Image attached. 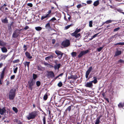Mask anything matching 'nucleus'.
I'll return each mask as SVG.
<instances>
[{
    "mask_svg": "<svg viewBox=\"0 0 124 124\" xmlns=\"http://www.w3.org/2000/svg\"><path fill=\"white\" fill-rule=\"evenodd\" d=\"M16 89L14 88H13L10 90L9 93V98L10 100H13L14 99L16 95Z\"/></svg>",
    "mask_w": 124,
    "mask_h": 124,
    "instance_id": "obj_1",
    "label": "nucleus"
},
{
    "mask_svg": "<svg viewBox=\"0 0 124 124\" xmlns=\"http://www.w3.org/2000/svg\"><path fill=\"white\" fill-rule=\"evenodd\" d=\"M37 115V111H33L29 114L27 116V118L28 120L34 119L35 117Z\"/></svg>",
    "mask_w": 124,
    "mask_h": 124,
    "instance_id": "obj_2",
    "label": "nucleus"
},
{
    "mask_svg": "<svg viewBox=\"0 0 124 124\" xmlns=\"http://www.w3.org/2000/svg\"><path fill=\"white\" fill-rule=\"evenodd\" d=\"M51 13V10H49L47 12V14L46 15H44L42 16L41 18V20H43L46 18H49L50 17L51 15L50 14Z\"/></svg>",
    "mask_w": 124,
    "mask_h": 124,
    "instance_id": "obj_3",
    "label": "nucleus"
},
{
    "mask_svg": "<svg viewBox=\"0 0 124 124\" xmlns=\"http://www.w3.org/2000/svg\"><path fill=\"white\" fill-rule=\"evenodd\" d=\"M62 45L64 47H68L70 45V41L69 40L66 39L62 42Z\"/></svg>",
    "mask_w": 124,
    "mask_h": 124,
    "instance_id": "obj_4",
    "label": "nucleus"
},
{
    "mask_svg": "<svg viewBox=\"0 0 124 124\" xmlns=\"http://www.w3.org/2000/svg\"><path fill=\"white\" fill-rule=\"evenodd\" d=\"M47 76L48 78H53L54 77V75L53 72L52 71H49L47 72Z\"/></svg>",
    "mask_w": 124,
    "mask_h": 124,
    "instance_id": "obj_5",
    "label": "nucleus"
},
{
    "mask_svg": "<svg viewBox=\"0 0 124 124\" xmlns=\"http://www.w3.org/2000/svg\"><path fill=\"white\" fill-rule=\"evenodd\" d=\"M55 52L56 54L57 55L58 58L59 59H61L62 56L63 54L61 51L58 50H56Z\"/></svg>",
    "mask_w": 124,
    "mask_h": 124,
    "instance_id": "obj_6",
    "label": "nucleus"
},
{
    "mask_svg": "<svg viewBox=\"0 0 124 124\" xmlns=\"http://www.w3.org/2000/svg\"><path fill=\"white\" fill-rule=\"evenodd\" d=\"M89 52V50H87L85 51H83L81 52L78 56V57L79 58L82 57L83 55Z\"/></svg>",
    "mask_w": 124,
    "mask_h": 124,
    "instance_id": "obj_7",
    "label": "nucleus"
},
{
    "mask_svg": "<svg viewBox=\"0 0 124 124\" xmlns=\"http://www.w3.org/2000/svg\"><path fill=\"white\" fill-rule=\"evenodd\" d=\"M92 69V67H91L88 68L87 70L86 71L85 75L86 78H88V75L90 72L91 71Z\"/></svg>",
    "mask_w": 124,
    "mask_h": 124,
    "instance_id": "obj_8",
    "label": "nucleus"
},
{
    "mask_svg": "<svg viewBox=\"0 0 124 124\" xmlns=\"http://www.w3.org/2000/svg\"><path fill=\"white\" fill-rule=\"evenodd\" d=\"M93 86V83L91 81L87 82L85 85V86L86 87L89 88H92Z\"/></svg>",
    "mask_w": 124,
    "mask_h": 124,
    "instance_id": "obj_9",
    "label": "nucleus"
},
{
    "mask_svg": "<svg viewBox=\"0 0 124 124\" xmlns=\"http://www.w3.org/2000/svg\"><path fill=\"white\" fill-rule=\"evenodd\" d=\"M19 34V32H17V31H15L13 33L12 37L14 38H16L18 36Z\"/></svg>",
    "mask_w": 124,
    "mask_h": 124,
    "instance_id": "obj_10",
    "label": "nucleus"
},
{
    "mask_svg": "<svg viewBox=\"0 0 124 124\" xmlns=\"http://www.w3.org/2000/svg\"><path fill=\"white\" fill-rule=\"evenodd\" d=\"M101 117V116H100L97 118L95 121V124H99L100 123V119Z\"/></svg>",
    "mask_w": 124,
    "mask_h": 124,
    "instance_id": "obj_11",
    "label": "nucleus"
},
{
    "mask_svg": "<svg viewBox=\"0 0 124 124\" xmlns=\"http://www.w3.org/2000/svg\"><path fill=\"white\" fill-rule=\"evenodd\" d=\"M6 111V110L4 108H0V114L3 115Z\"/></svg>",
    "mask_w": 124,
    "mask_h": 124,
    "instance_id": "obj_12",
    "label": "nucleus"
},
{
    "mask_svg": "<svg viewBox=\"0 0 124 124\" xmlns=\"http://www.w3.org/2000/svg\"><path fill=\"white\" fill-rule=\"evenodd\" d=\"M71 35L73 36H75L76 38H78L80 35V33L78 34L74 33H72L71 34Z\"/></svg>",
    "mask_w": 124,
    "mask_h": 124,
    "instance_id": "obj_13",
    "label": "nucleus"
},
{
    "mask_svg": "<svg viewBox=\"0 0 124 124\" xmlns=\"http://www.w3.org/2000/svg\"><path fill=\"white\" fill-rule=\"evenodd\" d=\"M29 88H30L31 90L32 89V86L33 85L34 83L32 81H31L30 82H29Z\"/></svg>",
    "mask_w": 124,
    "mask_h": 124,
    "instance_id": "obj_14",
    "label": "nucleus"
},
{
    "mask_svg": "<svg viewBox=\"0 0 124 124\" xmlns=\"http://www.w3.org/2000/svg\"><path fill=\"white\" fill-rule=\"evenodd\" d=\"M1 50L3 53H5L7 52L8 50L7 48L5 46H3L1 48Z\"/></svg>",
    "mask_w": 124,
    "mask_h": 124,
    "instance_id": "obj_15",
    "label": "nucleus"
},
{
    "mask_svg": "<svg viewBox=\"0 0 124 124\" xmlns=\"http://www.w3.org/2000/svg\"><path fill=\"white\" fill-rule=\"evenodd\" d=\"M5 68L3 69L2 72L0 74V78L1 79H3L4 76L5 71Z\"/></svg>",
    "mask_w": 124,
    "mask_h": 124,
    "instance_id": "obj_16",
    "label": "nucleus"
},
{
    "mask_svg": "<svg viewBox=\"0 0 124 124\" xmlns=\"http://www.w3.org/2000/svg\"><path fill=\"white\" fill-rule=\"evenodd\" d=\"M25 54L27 58L29 59H31L32 58V56L30 55V54L28 52H26L25 53Z\"/></svg>",
    "mask_w": 124,
    "mask_h": 124,
    "instance_id": "obj_17",
    "label": "nucleus"
},
{
    "mask_svg": "<svg viewBox=\"0 0 124 124\" xmlns=\"http://www.w3.org/2000/svg\"><path fill=\"white\" fill-rule=\"evenodd\" d=\"M54 54H53L50 56L47 57L45 58V60H48L50 59H52L54 57Z\"/></svg>",
    "mask_w": 124,
    "mask_h": 124,
    "instance_id": "obj_18",
    "label": "nucleus"
},
{
    "mask_svg": "<svg viewBox=\"0 0 124 124\" xmlns=\"http://www.w3.org/2000/svg\"><path fill=\"white\" fill-rule=\"evenodd\" d=\"M93 79L94 80H93L91 81V82H92V83H93L94 84H95L97 83V78L95 77H93Z\"/></svg>",
    "mask_w": 124,
    "mask_h": 124,
    "instance_id": "obj_19",
    "label": "nucleus"
},
{
    "mask_svg": "<svg viewBox=\"0 0 124 124\" xmlns=\"http://www.w3.org/2000/svg\"><path fill=\"white\" fill-rule=\"evenodd\" d=\"M23 63L24 64L25 67L26 66H27V67L28 70L30 62H26L25 63L24 62Z\"/></svg>",
    "mask_w": 124,
    "mask_h": 124,
    "instance_id": "obj_20",
    "label": "nucleus"
},
{
    "mask_svg": "<svg viewBox=\"0 0 124 124\" xmlns=\"http://www.w3.org/2000/svg\"><path fill=\"white\" fill-rule=\"evenodd\" d=\"M121 53V52L120 51H117L115 53V56H117L120 54Z\"/></svg>",
    "mask_w": 124,
    "mask_h": 124,
    "instance_id": "obj_21",
    "label": "nucleus"
},
{
    "mask_svg": "<svg viewBox=\"0 0 124 124\" xmlns=\"http://www.w3.org/2000/svg\"><path fill=\"white\" fill-rule=\"evenodd\" d=\"M99 0H97L95 1L93 4V5L95 6H97L99 4Z\"/></svg>",
    "mask_w": 124,
    "mask_h": 124,
    "instance_id": "obj_22",
    "label": "nucleus"
},
{
    "mask_svg": "<svg viewBox=\"0 0 124 124\" xmlns=\"http://www.w3.org/2000/svg\"><path fill=\"white\" fill-rule=\"evenodd\" d=\"M2 22L3 23H8V21L7 18H6L3 19L2 20Z\"/></svg>",
    "mask_w": 124,
    "mask_h": 124,
    "instance_id": "obj_23",
    "label": "nucleus"
},
{
    "mask_svg": "<svg viewBox=\"0 0 124 124\" xmlns=\"http://www.w3.org/2000/svg\"><path fill=\"white\" fill-rule=\"evenodd\" d=\"M77 53L76 52H73L71 53V55L72 57H75L77 55Z\"/></svg>",
    "mask_w": 124,
    "mask_h": 124,
    "instance_id": "obj_24",
    "label": "nucleus"
},
{
    "mask_svg": "<svg viewBox=\"0 0 124 124\" xmlns=\"http://www.w3.org/2000/svg\"><path fill=\"white\" fill-rule=\"evenodd\" d=\"M35 28L37 31H41L42 29V28L41 27L39 26L36 27Z\"/></svg>",
    "mask_w": 124,
    "mask_h": 124,
    "instance_id": "obj_25",
    "label": "nucleus"
},
{
    "mask_svg": "<svg viewBox=\"0 0 124 124\" xmlns=\"http://www.w3.org/2000/svg\"><path fill=\"white\" fill-rule=\"evenodd\" d=\"M124 105V103H120L118 105V106L119 108L123 107Z\"/></svg>",
    "mask_w": 124,
    "mask_h": 124,
    "instance_id": "obj_26",
    "label": "nucleus"
},
{
    "mask_svg": "<svg viewBox=\"0 0 124 124\" xmlns=\"http://www.w3.org/2000/svg\"><path fill=\"white\" fill-rule=\"evenodd\" d=\"M6 45V43L0 40V45L2 46H4Z\"/></svg>",
    "mask_w": 124,
    "mask_h": 124,
    "instance_id": "obj_27",
    "label": "nucleus"
},
{
    "mask_svg": "<svg viewBox=\"0 0 124 124\" xmlns=\"http://www.w3.org/2000/svg\"><path fill=\"white\" fill-rule=\"evenodd\" d=\"M114 21V20H108L105 22V23H106V24H108L109 23H110Z\"/></svg>",
    "mask_w": 124,
    "mask_h": 124,
    "instance_id": "obj_28",
    "label": "nucleus"
},
{
    "mask_svg": "<svg viewBox=\"0 0 124 124\" xmlns=\"http://www.w3.org/2000/svg\"><path fill=\"white\" fill-rule=\"evenodd\" d=\"M72 106V105H71V106L68 107V108L66 109V110L70 111L71 109Z\"/></svg>",
    "mask_w": 124,
    "mask_h": 124,
    "instance_id": "obj_29",
    "label": "nucleus"
},
{
    "mask_svg": "<svg viewBox=\"0 0 124 124\" xmlns=\"http://www.w3.org/2000/svg\"><path fill=\"white\" fill-rule=\"evenodd\" d=\"M62 83L61 81L57 85L59 87H61L62 85Z\"/></svg>",
    "mask_w": 124,
    "mask_h": 124,
    "instance_id": "obj_30",
    "label": "nucleus"
},
{
    "mask_svg": "<svg viewBox=\"0 0 124 124\" xmlns=\"http://www.w3.org/2000/svg\"><path fill=\"white\" fill-rule=\"evenodd\" d=\"M104 47V46H103L102 47H100L99 48H97V50L98 51V52H100L101 50H102V49Z\"/></svg>",
    "mask_w": 124,
    "mask_h": 124,
    "instance_id": "obj_31",
    "label": "nucleus"
},
{
    "mask_svg": "<svg viewBox=\"0 0 124 124\" xmlns=\"http://www.w3.org/2000/svg\"><path fill=\"white\" fill-rule=\"evenodd\" d=\"M44 99L45 100H46L47 98V93L45 94L43 97Z\"/></svg>",
    "mask_w": 124,
    "mask_h": 124,
    "instance_id": "obj_32",
    "label": "nucleus"
},
{
    "mask_svg": "<svg viewBox=\"0 0 124 124\" xmlns=\"http://www.w3.org/2000/svg\"><path fill=\"white\" fill-rule=\"evenodd\" d=\"M78 78V77L76 75H75L74 76L72 75V76L71 77V78H72L74 79H77Z\"/></svg>",
    "mask_w": 124,
    "mask_h": 124,
    "instance_id": "obj_33",
    "label": "nucleus"
},
{
    "mask_svg": "<svg viewBox=\"0 0 124 124\" xmlns=\"http://www.w3.org/2000/svg\"><path fill=\"white\" fill-rule=\"evenodd\" d=\"M98 34H96L93 36L91 38L89 39V40H92L93 39L96 37Z\"/></svg>",
    "mask_w": 124,
    "mask_h": 124,
    "instance_id": "obj_34",
    "label": "nucleus"
},
{
    "mask_svg": "<svg viewBox=\"0 0 124 124\" xmlns=\"http://www.w3.org/2000/svg\"><path fill=\"white\" fill-rule=\"evenodd\" d=\"M8 55H3L1 56V59H2L5 60L6 57L8 56Z\"/></svg>",
    "mask_w": 124,
    "mask_h": 124,
    "instance_id": "obj_35",
    "label": "nucleus"
},
{
    "mask_svg": "<svg viewBox=\"0 0 124 124\" xmlns=\"http://www.w3.org/2000/svg\"><path fill=\"white\" fill-rule=\"evenodd\" d=\"M36 84L37 86H39L41 84V83L40 81H37L36 82Z\"/></svg>",
    "mask_w": 124,
    "mask_h": 124,
    "instance_id": "obj_36",
    "label": "nucleus"
},
{
    "mask_svg": "<svg viewBox=\"0 0 124 124\" xmlns=\"http://www.w3.org/2000/svg\"><path fill=\"white\" fill-rule=\"evenodd\" d=\"M13 109L15 113H17V112L18 110L15 107H13Z\"/></svg>",
    "mask_w": 124,
    "mask_h": 124,
    "instance_id": "obj_37",
    "label": "nucleus"
},
{
    "mask_svg": "<svg viewBox=\"0 0 124 124\" xmlns=\"http://www.w3.org/2000/svg\"><path fill=\"white\" fill-rule=\"evenodd\" d=\"M81 29H77L76 30L75 32L73 33H77L78 32H79L80 31Z\"/></svg>",
    "mask_w": 124,
    "mask_h": 124,
    "instance_id": "obj_38",
    "label": "nucleus"
},
{
    "mask_svg": "<svg viewBox=\"0 0 124 124\" xmlns=\"http://www.w3.org/2000/svg\"><path fill=\"white\" fill-rule=\"evenodd\" d=\"M18 69V68L17 67L14 69V73H16Z\"/></svg>",
    "mask_w": 124,
    "mask_h": 124,
    "instance_id": "obj_39",
    "label": "nucleus"
},
{
    "mask_svg": "<svg viewBox=\"0 0 124 124\" xmlns=\"http://www.w3.org/2000/svg\"><path fill=\"white\" fill-rule=\"evenodd\" d=\"M45 27L46 28H49L50 27V25L49 23H47L46 24Z\"/></svg>",
    "mask_w": 124,
    "mask_h": 124,
    "instance_id": "obj_40",
    "label": "nucleus"
},
{
    "mask_svg": "<svg viewBox=\"0 0 124 124\" xmlns=\"http://www.w3.org/2000/svg\"><path fill=\"white\" fill-rule=\"evenodd\" d=\"M93 22L92 21H90L89 22V26L90 27H92L93 26Z\"/></svg>",
    "mask_w": 124,
    "mask_h": 124,
    "instance_id": "obj_41",
    "label": "nucleus"
},
{
    "mask_svg": "<svg viewBox=\"0 0 124 124\" xmlns=\"http://www.w3.org/2000/svg\"><path fill=\"white\" fill-rule=\"evenodd\" d=\"M33 79H35L37 78V76L36 74H33Z\"/></svg>",
    "mask_w": 124,
    "mask_h": 124,
    "instance_id": "obj_42",
    "label": "nucleus"
},
{
    "mask_svg": "<svg viewBox=\"0 0 124 124\" xmlns=\"http://www.w3.org/2000/svg\"><path fill=\"white\" fill-rule=\"evenodd\" d=\"M19 62V60L18 59L14 60L13 61V62L14 63H17Z\"/></svg>",
    "mask_w": 124,
    "mask_h": 124,
    "instance_id": "obj_43",
    "label": "nucleus"
},
{
    "mask_svg": "<svg viewBox=\"0 0 124 124\" xmlns=\"http://www.w3.org/2000/svg\"><path fill=\"white\" fill-rule=\"evenodd\" d=\"M43 124H46V119L45 117H44L43 119Z\"/></svg>",
    "mask_w": 124,
    "mask_h": 124,
    "instance_id": "obj_44",
    "label": "nucleus"
},
{
    "mask_svg": "<svg viewBox=\"0 0 124 124\" xmlns=\"http://www.w3.org/2000/svg\"><path fill=\"white\" fill-rule=\"evenodd\" d=\"M27 5L28 6H29L31 7H32V6L33 5L31 3H28L27 4Z\"/></svg>",
    "mask_w": 124,
    "mask_h": 124,
    "instance_id": "obj_45",
    "label": "nucleus"
},
{
    "mask_svg": "<svg viewBox=\"0 0 124 124\" xmlns=\"http://www.w3.org/2000/svg\"><path fill=\"white\" fill-rule=\"evenodd\" d=\"M118 62L122 63H124V60H123L122 59L119 60L118 61Z\"/></svg>",
    "mask_w": 124,
    "mask_h": 124,
    "instance_id": "obj_46",
    "label": "nucleus"
},
{
    "mask_svg": "<svg viewBox=\"0 0 124 124\" xmlns=\"http://www.w3.org/2000/svg\"><path fill=\"white\" fill-rule=\"evenodd\" d=\"M120 28L119 27L116 28L114 29V31L115 32L117 31Z\"/></svg>",
    "mask_w": 124,
    "mask_h": 124,
    "instance_id": "obj_47",
    "label": "nucleus"
},
{
    "mask_svg": "<svg viewBox=\"0 0 124 124\" xmlns=\"http://www.w3.org/2000/svg\"><path fill=\"white\" fill-rule=\"evenodd\" d=\"M56 20V19L54 17H53V18H52V19H51L50 20V21H53Z\"/></svg>",
    "mask_w": 124,
    "mask_h": 124,
    "instance_id": "obj_48",
    "label": "nucleus"
},
{
    "mask_svg": "<svg viewBox=\"0 0 124 124\" xmlns=\"http://www.w3.org/2000/svg\"><path fill=\"white\" fill-rule=\"evenodd\" d=\"M71 26V25H70L67 26L65 27V29L66 30H67V29H68Z\"/></svg>",
    "mask_w": 124,
    "mask_h": 124,
    "instance_id": "obj_49",
    "label": "nucleus"
},
{
    "mask_svg": "<svg viewBox=\"0 0 124 124\" xmlns=\"http://www.w3.org/2000/svg\"><path fill=\"white\" fill-rule=\"evenodd\" d=\"M117 11L119 12L123 13L124 14V13L122 12V11L120 9H118L117 10Z\"/></svg>",
    "mask_w": 124,
    "mask_h": 124,
    "instance_id": "obj_50",
    "label": "nucleus"
},
{
    "mask_svg": "<svg viewBox=\"0 0 124 124\" xmlns=\"http://www.w3.org/2000/svg\"><path fill=\"white\" fill-rule=\"evenodd\" d=\"M82 7V5L81 4H79L77 5V7L78 8H81Z\"/></svg>",
    "mask_w": 124,
    "mask_h": 124,
    "instance_id": "obj_51",
    "label": "nucleus"
},
{
    "mask_svg": "<svg viewBox=\"0 0 124 124\" xmlns=\"http://www.w3.org/2000/svg\"><path fill=\"white\" fill-rule=\"evenodd\" d=\"M57 68L58 70H59V69L60 68V67L61 66V64H57Z\"/></svg>",
    "mask_w": 124,
    "mask_h": 124,
    "instance_id": "obj_52",
    "label": "nucleus"
},
{
    "mask_svg": "<svg viewBox=\"0 0 124 124\" xmlns=\"http://www.w3.org/2000/svg\"><path fill=\"white\" fill-rule=\"evenodd\" d=\"M118 45H124V42H120L118 43Z\"/></svg>",
    "mask_w": 124,
    "mask_h": 124,
    "instance_id": "obj_53",
    "label": "nucleus"
},
{
    "mask_svg": "<svg viewBox=\"0 0 124 124\" xmlns=\"http://www.w3.org/2000/svg\"><path fill=\"white\" fill-rule=\"evenodd\" d=\"M92 1L91 0H88L87 1V3L88 4H90L91 3Z\"/></svg>",
    "mask_w": 124,
    "mask_h": 124,
    "instance_id": "obj_54",
    "label": "nucleus"
},
{
    "mask_svg": "<svg viewBox=\"0 0 124 124\" xmlns=\"http://www.w3.org/2000/svg\"><path fill=\"white\" fill-rule=\"evenodd\" d=\"M15 77V76L14 75L11 76L10 77V79H13Z\"/></svg>",
    "mask_w": 124,
    "mask_h": 124,
    "instance_id": "obj_55",
    "label": "nucleus"
},
{
    "mask_svg": "<svg viewBox=\"0 0 124 124\" xmlns=\"http://www.w3.org/2000/svg\"><path fill=\"white\" fill-rule=\"evenodd\" d=\"M57 64L56 65H54V69L55 70H56L57 68Z\"/></svg>",
    "mask_w": 124,
    "mask_h": 124,
    "instance_id": "obj_56",
    "label": "nucleus"
},
{
    "mask_svg": "<svg viewBox=\"0 0 124 124\" xmlns=\"http://www.w3.org/2000/svg\"><path fill=\"white\" fill-rule=\"evenodd\" d=\"M55 40L54 39H53L52 40V43L53 44H54L55 42Z\"/></svg>",
    "mask_w": 124,
    "mask_h": 124,
    "instance_id": "obj_57",
    "label": "nucleus"
},
{
    "mask_svg": "<svg viewBox=\"0 0 124 124\" xmlns=\"http://www.w3.org/2000/svg\"><path fill=\"white\" fill-rule=\"evenodd\" d=\"M29 28V27L28 26H26L25 28H24V29L26 30L28 29Z\"/></svg>",
    "mask_w": 124,
    "mask_h": 124,
    "instance_id": "obj_58",
    "label": "nucleus"
},
{
    "mask_svg": "<svg viewBox=\"0 0 124 124\" xmlns=\"http://www.w3.org/2000/svg\"><path fill=\"white\" fill-rule=\"evenodd\" d=\"M115 35H114L113 36H111L110 38V40L111 39H113L115 36Z\"/></svg>",
    "mask_w": 124,
    "mask_h": 124,
    "instance_id": "obj_59",
    "label": "nucleus"
},
{
    "mask_svg": "<svg viewBox=\"0 0 124 124\" xmlns=\"http://www.w3.org/2000/svg\"><path fill=\"white\" fill-rule=\"evenodd\" d=\"M63 73H61L58 76L59 77L60 76H61L63 75Z\"/></svg>",
    "mask_w": 124,
    "mask_h": 124,
    "instance_id": "obj_60",
    "label": "nucleus"
},
{
    "mask_svg": "<svg viewBox=\"0 0 124 124\" xmlns=\"http://www.w3.org/2000/svg\"><path fill=\"white\" fill-rule=\"evenodd\" d=\"M44 64L46 65V66H47V65H49V64H48V63H47V62H45L44 63Z\"/></svg>",
    "mask_w": 124,
    "mask_h": 124,
    "instance_id": "obj_61",
    "label": "nucleus"
},
{
    "mask_svg": "<svg viewBox=\"0 0 124 124\" xmlns=\"http://www.w3.org/2000/svg\"><path fill=\"white\" fill-rule=\"evenodd\" d=\"M3 65V64L2 63H0V68H1L2 66Z\"/></svg>",
    "mask_w": 124,
    "mask_h": 124,
    "instance_id": "obj_62",
    "label": "nucleus"
},
{
    "mask_svg": "<svg viewBox=\"0 0 124 124\" xmlns=\"http://www.w3.org/2000/svg\"><path fill=\"white\" fill-rule=\"evenodd\" d=\"M68 15L69 16V17H68V19L69 20H70V16L69 15Z\"/></svg>",
    "mask_w": 124,
    "mask_h": 124,
    "instance_id": "obj_63",
    "label": "nucleus"
},
{
    "mask_svg": "<svg viewBox=\"0 0 124 124\" xmlns=\"http://www.w3.org/2000/svg\"><path fill=\"white\" fill-rule=\"evenodd\" d=\"M9 84V82L8 81H7L6 83V84L7 85H8Z\"/></svg>",
    "mask_w": 124,
    "mask_h": 124,
    "instance_id": "obj_64",
    "label": "nucleus"
}]
</instances>
